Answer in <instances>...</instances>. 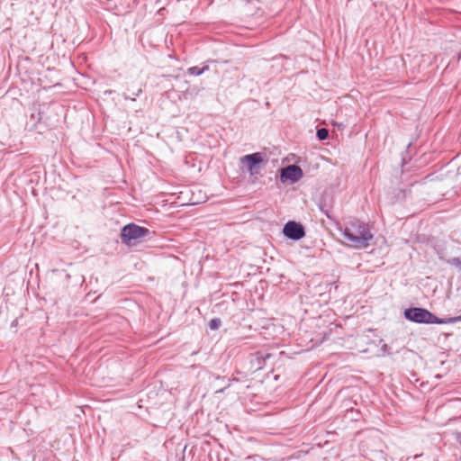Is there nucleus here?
<instances>
[{"mask_svg": "<svg viewBox=\"0 0 461 461\" xmlns=\"http://www.w3.org/2000/svg\"><path fill=\"white\" fill-rule=\"evenodd\" d=\"M343 237L346 245L354 249H366L373 239L368 227L359 221H353L345 228Z\"/></svg>", "mask_w": 461, "mask_h": 461, "instance_id": "obj_1", "label": "nucleus"}, {"mask_svg": "<svg viewBox=\"0 0 461 461\" xmlns=\"http://www.w3.org/2000/svg\"><path fill=\"white\" fill-rule=\"evenodd\" d=\"M404 316L417 323H426V324H446L452 323L458 321H461V316L451 318L448 320H442L438 318L429 311L423 308H410L404 312Z\"/></svg>", "mask_w": 461, "mask_h": 461, "instance_id": "obj_2", "label": "nucleus"}, {"mask_svg": "<svg viewBox=\"0 0 461 461\" xmlns=\"http://www.w3.org/2000/svg\"><path fill=\"white\" fill-rule=\"evenodd\" d=\"M148 234L149 230L147 228L130 223L122 228L121 238L124 244L131 246L136 240L144 238Z\"/></svg>", "mask_w": 461, "mask_h": 461, "instance_id": "obj_3", "label": "nucleus"}, {"mask_svg": "<svg viewBox=\"0 0 461 461\" xmlns=\"http://www.w3.org/2000/svg\"><path fill=\"white\" fill-rule=\"evenodd\" d=\"M303 176V170L299 166L290 165L280 170V180L282 183L298 182Z\"/></svg>", "mask_w": 461, "mask_h": 461, "instance_id": "obj_4", "label": "nucleus"}, {"mask_svg": "<svg viewBox=\"0 0 461 461\" xmlns=\"http://www.w3.org/2000/svg\"><path fill=\"white\" fill-rule=\"evenodd\" d=\"M284 234L292 240H300L304 236L303 226L294 221H288L284 227Z\"/></svg>", "mask_w": 461, "mask_h": 461, "instance_id": "obj_5", "label": "nucleus"}, {"mask_svg": "<svg viewBox=\"0 0 461 461\" xmlns=\"http://www.w3.org/2000/svg\"><path fill=\"white\" fill-rule=\"evenodd\" d=\"M263 156L259 152L246 155L240 158L241 163L247 164L248 170L251 175L257 173L255 167L263 162Z\"/></svg>", "mask_w": 461, "mask_h": 461, "instance_id": "obj_6", "label": "nucleus"}, {"mask_svg": "<svg viewBox=\"0 0 461 461\" xmlns=\"http://www.w3.org/2000/svg\"><path fill=\"white\" fill-rule=\"evenodd\" d=\"M328 136H329V131L327 129L322 128V129H319L317 131V137L319 138V140H324L328 138Z\"/></svg>", "mask_w": 461, "mask_h": 461, "instance_id": "obj_7", "label": "nucleus"}, {"mask_svg": "<svg viewBox=\"0 0 461 461\" xmlns=\"http://www.w3.org/2000/svg\"><path fill=\"white\" fill-rule=\"evenodd\" d=\"M205 68H200L198 67H192L188 69V72L191 74V75H194V76H199L201 75L203 71H204Z\"/></svg>", "mask_w": 461, "mask_h": 461, "instance_id": "obj_8", "label": "nucleus"}, {"mask_svg": "<svg viewBox=\"0 0 461 461\" xmlns=\"http://www.w3.org/2000/svg\"><path fill=\"white\" fill-rule=\"evenodd\" d=\"M221 325V321L219 319H212L210 323H209V326L212 330H217Z\"/></svg>", "mask_w": 461, "mask_h": 461, "instance_id": "obj_9", "label": "nucleus"}, {"mask_svg": "<svg viewBox=\"0 0 461 461\" xmlns=\"http://www.w3.org/2000/svg\"><path fill=\"white\" fill-rule=\"evenodd\" d=\"M200 203V201H198V200H194V201L192 202V203H193V204H196V203Z\"/></svg>", "mask_w": 461, "mask_h": 461, "instance_id": "obj_10", "label": "nucleus"}, {"mask_svg": "<svg viewBox=\"0 0 461 461\" xmlns=\"http://www.w3.org/2000/svg\"><path fill=\"white\" fill-rule=\"evenodd\" d=\"M460 442H461V436L459 437Z\"/></svg>", "mask_w": 461, "mask_h": 461, "instance_id": "obj_11", "label": "nucleus"}]
</instances>
